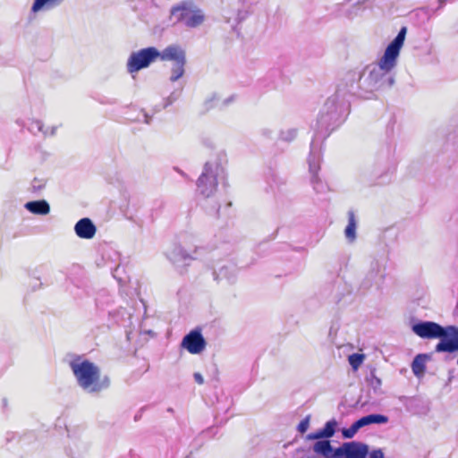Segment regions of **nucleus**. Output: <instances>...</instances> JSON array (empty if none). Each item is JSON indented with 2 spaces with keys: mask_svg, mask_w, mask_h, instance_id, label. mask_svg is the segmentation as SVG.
<instances>
[{
  "mask_svg": "<svg viewBox=\"0 0 458 458\" xmlns=\"http://www.w3.org/2000/svg\"><path fill=\"white\" fill-rule=\"evenodd\" d=\"M412 331L421 338H443L435 347L437 352H454L458 351V327L455 326L441 327L432 321L413 325Z\"/></svg>",
  "mask_w": 458,
  "mask_h": 458,
  "instance_id": "1",
  "label": "nucleus"
},
{
  "mask_svg": "<svg viewBox=\"0 0 458 458\" xmlns=\"http://www.w3.org/2000/svg\"><path fill=\"white\" fill-rule=\"evenodd\" d=\"M71 369L79 386L89 393H99L110 386L109 377L102 376L100 369L89 360H72Z\"/></svg>",
  "mask_w": 458,
  "mask_h": 458,
  "instance_id": "2",
  "label": "nucleus"
},
{
  "mask_svg": "<svg viewBox=\"0 0 458 458\" xmlns=\"http://www.w3.org/2000/svg\"><path fill=\"white\" fill-rule=\"evenodd\" d=\"M406 32V27H403L395 38L386 47L384 55L378 63L381 71L388 72L395 66L400 50L404 43Z\"/></svg>",
  "mask_w": 458,
  "mask_h": 458,
  "instance_id": "3",
  "label": "nucleus"
},
{
  "mask_svg": "<svg viewBox=\"0 0 458 458\" xmlns=\"http://www.w3.org/2000/svg\"><path fill=\"white\" fill-rule=\"evenodd\" d=\"M368 454V445L360 442L344 443L335 450V458H366ZM369 458H384V454L380 449L374 450Z\"/></svg>",
  "mask_w": 458,
  "mask_h": 458,
  "instance_id": "4",
  "label": "nucleus"
},
{
  "mask_svg": "<svg viewBox=\"0 0 458 458\" xmlns=\"http://www.w3.org/2000/svg\"><path fill=\"white\" fill-rule=\"evenodd\" d=\"M159 51L149 47L134 52L131 55L127 62V70L130 73L136 72L143 68L148 67L152 62L157 59Z\"/></svg>",
  "mask_w": 458,
  "mask_h": 458,
  "instance_id": "5",
  "label": "nucleus"
},
{
  "mask_svg": "<svg viewBox=\"0 0 458 458\" xmlns=\"http://www.w3.org/2000/svg\"><path fill=\"white\" fill-rule=\"evenodd\" d=\"M206 341L199 330H191L182 341V347L185 348L191 354L200 353L206 347Z\"/></svg>",
  "mask_w": 458,
  "mask_h": 458,
  "instance_id": "6",
  "label": "nucleus"
},
{
  "mask_svg": "<svg viewBox=\"0 0 458 458\" xmlns=\"http://www.w3.org/2000/svg\"><path fill=\"white\" fill-rule=\"evenodd\" d=\"M76 234L81 239H92L97 232V228L93 222L88 218L79 220L74 227Z\"/></svg>",
  "mask_w": 458,
  "mask_h": 458,
  "instance_id": "7",
  "label": "nucleus"
},
{
  "mask_svg": "<svg viewBox=\"0 0 458 458\" xmlns=\"http://www.w3.org/2000/svg\"><path fill=\"white\" fill-rule=\"evenodd\" d=\"M158 58L162 61H173L174 64L186 60L184 50L176 45L168 46L162 52H159Z\"/></svg>",
  "mask_w": 458,
  "mask_h": 458,
  "instance_id": "8",
  "label": "nucleus"
},
{
  "mask_svg": "<svg viewBox=\"0 0 458 458\" xmlns=\"http://www.w3.org/2000/svg\"><path fill=\"white\" fill-rule=\"evenodd\" d=\"M192 10L193 8L189 3L182 2L171 8V15L176 18L177 22H183L186 25V21Z\"/></svg>",
  "mask_w": 458,
  "mask_h": 458,
  "instance_id": "9",
  "label": "nucleus"
},
{
  "mask_svg": "<svg viewBox=\"0 0 458 458\" xmlns=\"http://www.w3.org/2000/svg\"><path fill=\"white\" fill-rule=\"evenodd\" d=\"M24 208L31 214L45 216L50 212V206L45 199L31 200L24 204Z\"/></svg>",
  "mask_w": 458,
  "mask_h": 458,
  "instance_id": "10",
  "label": "nucleus"
},
{
  "mask_svg": "<svg viewBox=\"0 0 458 458\" xmlns=\"http://www.w3.org/2000/svg\"><path fill=\"white\" fill-rule=\"evenodd\" d=\"M428 359V356L427 354H418L415 356L411 363V370L417 377H421L424 376L426 371V362Z\"/></svg>",
  "mask_w": 458,
  "mask_h": 458,
  "instance_id": "11",
  "label": "nucleus"
},
{
  "mask_svg": "<svg viewBox=\"0 0 458 458\" xmlns=\"http://www.w3.org/2000/svg\"><path fill=\"white\" fill-rule=\"evenodd\" d=\"M313 450L315 453L319 454L326 458H335V451H333L328 440H320L316 442L314 444Z\"/></svg>",
  "mask_w": 458,
  "mask_h": 458,
  "instance_id": "12",
  "label": "nucleus"
},
{
  "mask_svg": "<svg viewBox=\"0 0 458 458\" xmlns=\"http://www.w3.org/2000/svg\"><path fill=\"white\" fill-rule=\"evenodd\" d=\"M337 423L335 420H329L325 424V427L322 429H319L313 435H310V438H321V437H331L334 436L335 432Z\"/></svg>",
  "mask_w": 458,
  "mask_h": 458,
  "instance_id": "13",
  "label": "nucleus"
},
{
  "mask_svg": "<svg viewBox=\"0 0 458 458\" xmlns=\"http://www.w3.org/2000/svg\"><path fill=\"white\" fill-rule=\"evenodd\" d=\"M356 227L357 225L354 212L350 210L348 212V225L344 230V234L345 237L351 242H353L356 238Z\"/></svg>",
  "mask_w": 458,
  "mask_h": 458,
  "instance_id": "14",
  "label": "nucleus"
},
{
  "mask_svg": "<svg viewBox=\"0 0 458 458\" xmlns=\"http://www.w3.org/2000/svg\"><path fill=\"white\" fill-rule=\"evenodd\" d=\"M205 15L199 9H193L190 17L186 21V26L195 28L204 22Z\"/></svg>",
  "mask_w": 458,
  "mask_h": 458,
  "instance_id": "15",
  "label": "nucleus"
},
{
  "mask_svg": "<svg viewBox=\"0 0 458 458\" xmlns=\"http://www.w3.org/2000/svg\"><path fill=\"white\" fill-rule=\"evenodd\" d=\"M387 417L381 414H370L358 420L359 424L360 425L361 428L373 423H386L387 422Z\"/></svg>",
  "mask_w": 458,
  "mask_h": 458,
  "instance_id": "16",
  "label": "nucleus"
},
{
  "mask_svg": "<svg viewBox=\"0 0 458 458\" xmlns=\"http://www.w3.org/2000/svg\"><path fill=\"white\" fill-rule=\"evenodd\" d=\"M55 1L56 0H35L31 7V12L36 13L39 11L52 9L55 7Z\"/></svg>",
  "mask_w": 458,
  "mask_h": 458,
  "instance_id": "17",
  "label": "nucleus"
},
{
  "mask_svg": "<svg viewBox=\"0 0 458 458\" xmlns=\"http://www.w3.org/2000/svg\"><path fill=\"white\" fill-rule=\"evenodd\" d=\"M186 64V60L179 63H175L174 67L172 68V75L170 80L172 81H176L184 74V65Z\"/></svg>",
  "mask_w": 458,
  "mask_h": 458,
  "instance_id": "18",
  "label": "nucleus"
},
{
  "mask_svg": "<svg viewBox=\"0 0 458 458\" xmlns=\"http://www.w3.org/2000/svg\"><path fill=\"white\" fill-rule=\"evenodd\" d=\"M208 179V177L205 174H202L198 180V187L200 189L201 194H203L206 197H208L214 191L216 186V184H213L209 191L203 188V184L206 182Z\"/></svg>",
  "mask_w": 458,
  "mask_h": 458,
  "instance_id": "19",
  "label": "nucleus"
},
{
  "mask_svg": "<svg viewBox=\"0 0 458 458\" xmlns=\"http://www.w3.org/2000/svg\"><path fill=\"white\" fill-rule=\"evenodd\" d=\"M28 130L33 134H36L37 132H42L44 135L48 134L47 131L43 130V123L38 120L31 121L28 126Z\"/></svg>",
  "mask_w": 458,
  "mask_h": 458,
  "instance_id": "20",
  "label": "nucleus"
},
{
  "mask_svg": "<svg viewBox=\"0 0 458 458\" xmlns=\"http://www.w3.org/2000/svg\"><path fill=\"white\" fill-rule=\"evenodd\" d=\"M348 360H349V363L352 366V368L356 370L363 362L364 355L359 354V353H353L349 356Z\"/></svg>",
  "mask_w": 458,
  "mask_h": 458,
  "instance_id": "21",
  "label": "nucleus"
},
{
  "mask_svg": "<svg viewBox=\"0 0 458 458\" xmlns=\"http://www.w3.org/2000/svg\"><path fill=\"white\" fill-rule=\"evenodd\" d=\"M360 425L359 424V421L356 420L349 428L347 429H344L343 431V435L347 437V438H351L352 437L356 432L360 428Z\"/></svg>",
  "mask_w": 458,
  "mask_h": 458,
  "instance_id": "22",
  "label": "nucleus"
},
{
  "mask_svg": "<svg viewBox=\"0 0 458 458\" xmlns=\"http://www.w3.org/2000/svg\"><path fill=\"white\" fill-rule=\"evenodd\" d=\"M44 186H45V182L43 180L35 178L31 182L30 191L32 192L36 193V192H38L39 191H41L44 188Z\"/></svg>",
  "mask_w": 458,
  "mask_h": 458,
  "instance_id": "23",
  "label": "nucleus"
},
{
  "mask_svg": "<svg viewBox=\"0 0 458 458\" xmlns=\"http://www.w3.org/2000/svg\"><path fill=\"white\" fill-rule=\"evenodd\" d=\"M310 425L309 418L303 419L298 425V430L301 433H305L308 430Z\"/></svg>",
  "mask_w": 458,
  "mask_h": 458,
  "instance_id": "24",
  "label": "nucleus"
},
{
  "mask_svg": "<svg viewBox=\"0 0 458 458\" xmlns=\"http://www.w3.org/2000/svg\"><path fill=\"white\" fill-rule=\"evenodd\" d=\"M194 379L199 385H202L204 383L203 377L199 373L194 374Z\"/></svg>",
  "mask_w": 458,
  "mask_h": 458,
  "instance_id": "25",
  "label": "nucleus"
},
{
  "mask_svg": "<svg viewBox=\"0 0 458 458\" xmlns=\"http://www.w3.org/2000/svg\"><path fill=\"white\" fill-rule=\"evenodd\" d=\"M41 285V283H35L34 284H31L30 287L32 289V291H36L37 289L39 288V286Z\"/></svg>",
  "mask_w": 458,
  "mask_h": 458,
  "instance_id": "26",
  "label": "nucleus"
},
{
  "mask_svg": "<svg viewBox=\"0 0 458 458\" xmlns=\"http://www.w3.org/2000/svg\"><path fill=\"white\" fill-rule=\"evenodd\" d=\"M50 135H54L55 134V128H52L51 131H50Z\"/></svg>",
  "mask_w": 458,
  "mask_h": 458,
  "instance_id": "27",
  "label": "nucleus"
}]
</instances>
